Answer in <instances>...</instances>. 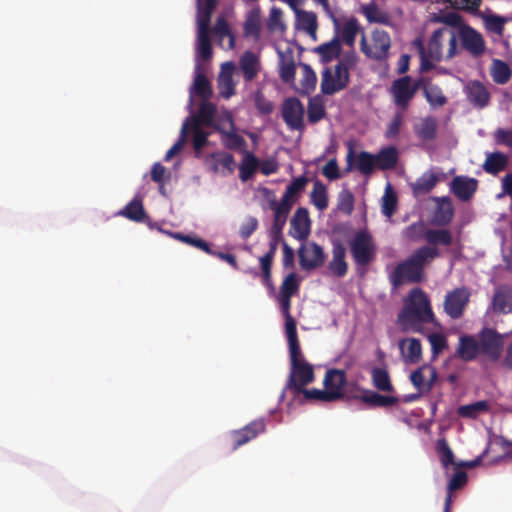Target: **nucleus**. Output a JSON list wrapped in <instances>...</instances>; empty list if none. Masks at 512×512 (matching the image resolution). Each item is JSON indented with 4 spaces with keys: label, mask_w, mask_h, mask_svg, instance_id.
Here are the masks:
<instances>
[{
    "label": "nucleus",
    "mask_w": 512,
    "mask_h": 512,
    "mask_svg": "<svg viewBox=\"0 0 512 512\" xmlns=\"http://www.w3.org/2000/svg\"><path fill=\"white\" fill-rule=\"evenodd\" d=\"M435 321L430 300L420 288H413L409 298L397 316V322L404 332L422 333L423 325Z\"/></svg>",
    "instance_id": "obj_1"
},
{
    "label": "nucleus",
    "mask_w": 512,
    "mask_h": 512,
    "mask_svg": "<svg viewBox=\"0 0 512 512\" xmlns=\"http://www.w3.org/2000/svg\"><path fill=\"white\" fill-rule=\"evenodd\" d=\"M438 256L439 251L435 247L422 246L416 249L389 274L390 284L397 288L404 282L420 283L424 277L425 265Z\"/></svg>",
    "instance_id": "obj_2"
},
{
    "label": "nucleus",
    "mask_w": 512,
    "mask_h": 512,
    "mask_svg": "<svg viewBox=\"0 0 512 512\" xmlns=\"http://www.w3.org/2000/svg\"><path fill=\"white\" fill-rule=\"evenodd\" d=\"M197 2V40L195 51V65L209 61L212 57L210 40L211 16L217 6V0H196Z\"/></svg>",
    "instance_id": "obj_3"
},
{
    "label": "nucleus",
    "mask_w": 512,
    "mask_h": 512,
    "mask_svg": "<svg viewBox=\"0 0 512 512\" xmlns=\"http://www.w3.org/2000/svg\"><path fill=\"white\" fill-rule=\"evenodd\" d=\"M291 371L285 385L293 393V400H297L302 388L314 380V371L311 364L302 358L301 350L290 352Z\"/></svg>",
    "instance_id": "obj_4"
},
{
    "label": "nucleus",
    "mask_w": 512,
    "mask_h": 512,
    "mask_svg": "<svg viewBox=\"0 0 512 512\" xmlns=\"http://www.w3.org/2000/svg\"><path fill=\"white\" fill-rule=\"evenodd\" d=\"M232 114L227 108L222 107L218 109L209 100H202L199 104L198 111L194 112V106L192 112H189V116L185 118L183 123L187 122V130H189L190 123H199L201 126H206L217 130L218 126L226 124L224 119L225 114Z\"/></svg>",
    "instance_id": "obj_5"
},
{
    "label": "nucleus",
    "mask_w": 512,
    "mask_h": 512,
    "mask_svg": "<svg viewBox=\"0 0 512 512\" xmlns=\"http://www.w3.org/2000/svg\"><path fill=\"white\" fill-rule=\"evenodd\" d=\"M352 257L357 265H368L375 256V244L367 230H359L350 241Z\"/></svg>",
    "instance_id": "obj_6"
},
{
    "label": "nucleus",
    "mask_w": 512,
    "mask_h": 512,
    "mask_svg": "<svg viewBox=\"0 0 512 512\" xmlns=\"http://www.w3.org/2000/svg\"><path fill=\"white\" fill-rule=\"evenodd\" d=\"M298 248L299 265L305 271H311L319 268L325 263L326 254L321 245L315 241H300Z\"/></svg>",
    "instance_id": "obj_7"
},
{
    "label": "nucleus",
    "mask_w": 512,
    "mask_h": 512,
    "mask_svg": "<svg viewBox=\"0 0 512 512\" xmlns=\"http://www.w3.org/2000/svg\"><path fill=\"white\" fill-rule=\"evenodd\" d=\"M282 118L289 129L296 131L304 130L305 109L297 97H288L282 103Z\"/></svg>",
    "instance_id": "obj_8"
},
{
    "label": "nucleus",
    "mask_w": 512,
    "mask_h": 512,
    "mask_svg": "<svg viewBox=\"0 0 512 512\" xmlns=\"http://www.w3.org/2000/svg\"><path fill=\"white\" fill-rule=\"evenodd\" d=\"M420 86V81L412 84L410 76H403L393 81L390 92L395 105L405 109Z\"/></svg>",
    "instance_id": "obj_9"
},
{
    "label": "nucleus",
    "mask_w": 512,
    "mask_h": 512,
    "mask_svg": "<svg viewBox=\"0 0 512 512\" xmlns=\"http://www.w3.org/2000/svg\"><path fill=\"white\" fill-rule=\"evenodd\" d=\"M226 124L217 127L220 134L221 144L229 150H244L247 143L246 140L237 133V127L232 114H225Z\"/></svg>",
    "instance_id": "obj_10"
},
{
    "label": "nucleus",
    "mask_w": 512,
    "mask_h": 512,
    "mask_svg": "<svg viewBox=\"0 0 512 512\" xmlns=\"http://www.w3.org/2000/svg\"><path fill=\"white\" fill-rule=\"evenodd\" d=\"M265 430L266 423L264 418L253 420L241 429L232 430L228 436L232 441L233 450H237L239 447L255 439L259 434L264 433Z\"/></svg>",
    "instance_id": "obj_11"
},
{
    "label": "nucleus",
    "mask_w": 512,
    "mask_h": 512,
    "mask_svg": "<svg viewBox=\"0 0 512 512\" xmlns=\"http://www.w3.org/2000/svg\"><path fill=\"white\" fill-rule=\"evenodd\" d=\"M213 95V90L210 84L209 79L201 70L200 65H195L194 67V77L193 83L189 87V99L187 104V110L192 112V107L194 106V98L195 96L199 97L202 100H209Z\"/></svg>",
    "instance_id": "obj_12"
},
{
    "label": "nucleus",
    "mask_w": 512,
    "mask_h": 512,
    "mask_svg": "<svg viewBox=\"0 0 512 512\" xmlns=\"http://www.w3.org/2000/svg\"><path fill=\"white\" fill-rule=\"evenodd\" d=\"M463 49L469 52L473 57L481 56L486 49L485 41L480 32L469 25L461 26L458 30Z\"/></svg>",
    "instance_id": "obj_13"
},
{
    "label": "nucleus",
    "mask_w": 512,
    "mask_h": 512,
    "mask_svg": "<svg viewBox=\"0 0 512 512\" xmlns=\"http://www.w3.org/2000/svg\"><path fill=\"white\" fill-rule=\"evenodd\" d=\"M480 354L497 360L501 355L503 346L502 336L491 328H483L479 332Z\"/></svg>",
    "instance_id": "obj_14"
},
{
    "label": "nucleus",
    "mask_w": 512,
    "mask_h": 512,
    "mask_svg": "<svg viewBox=\"0 0 512 512\" xmlns=\"http://www.w3.org/2000/svg\"><path fill=\"white\" fill-rule=\"evenodd\" d=\"M470 293L466 288H456L448 292L444 300V311L452 319H459L469 302Z\"/></svg>",
    "instance_id": "obj_15"
},
{
    "label": "nucleus",
    "mask_w": 512,
    "mask_h": 512,
    "mask_svg": "<svg viewBox=\"0 0 512 512\" xmlns=\"http://www.w3.org/2000/svg\"><path fill=\"white\" fill-rule=\"evenodd\" d=\"M311 231L309 212L305 207H299L290 220L289 235L298 241H305Z\"/></svg>",
    "instance_id": "obj_16"
},
{
    "label": "nucleus",
    "mask_w": 512,
    "mask_h": 512,
    "mask_svg": "<svg viewBox=\"0 0 512 512\" xmlns=\"http://www.w3.org/2000/svg\"><path fill=\"white\" fill-rule=\"evenodd\" d=\"M478 187V181L468 176H456L450 183L451 192L460 200H470Z\"/></svg>",
    "instance_id": "obj_17"
},
{
    "label": "nucleus",
    "mask_w": 512,
    "mask_h": 512,
    "mask_svg": "<svg viewBox=\"0 0 512 512\" xmlns=\"http://www.w3.org/2000/svg\"><path fill=\"white\" fill-rule=\"evenodd\" d=\"M323 384L329 392H333L334 400L343 398V389L347 384L346 372L341 369L327 370Z\"/></svg>",
    "instance_id": "obj_18"
},
{
    "label": "nucleus",
    "mask_w": 512,
    "mask_h": 512,
    "mask_svg": "<svg viewBox=\"0 0 512 512\" xmlns=\"http://www.w3.org/2000/svg\"><path fill=\"white\" fill-rule=\"evenodd\" d=\"M479 354V343L474 338V336L469 334H462L459 337L458 346L455 351V357L461 359L464 362H470L475 360Z\"/></svg>",
    "instance_id": "obj_19"
},
{
    "label": "nucleus",
    "mask_w": 512,
    "mask_h": 512,
    "mask_svg": "<svg viewBox=\"0 0 512 512\" xmlns=\"http://www.w3.org/2000/svg\"><path fill=\"white\" fill-rule=\"evenodd\" d=\"M465 93L469 102L476 108H485L490 101V93L483 83L474 80L465 86Z\"/></svg>",
    "instance_id": "obj_20"
},
{
    "label": "nucleus",
    "mask_w": 512,
    "mask_h": 512,
    "mask_svg": "<svg viewBox=\"0 0 512 512\" xmlns=\"http://www.w3.org/2000/svg\"><path fill=\"white\" fill-rule=\"evenodd\" d=\"M512 288L509 286H498L492 297V310L496 313L507 314L512 312Z\"/></svg>",
    "instance_id": "obj_21"
},
{
    "label": "nucleus",
    "mask_w": 512,
    "mask_h": 512,
    "mask_svg": "<svg viewBox=\"0 0 512 512\" xmlns=\"http://www.w3.org/2000/svg\"><path fill=\"white\" fill-rule=\"evenodd\" d=\"M346 249L344 245L336 241L333 243L332 260L328 264V269L336 277L342 278L346 275L348 270L347 262L345 261Z\"/></svg>",
    "instance_id": "obj_22"
},
{
    "label": "nucleus",
    "mask_w": 512,
    "mask_h": 512,
    "mask_svg": "<svg viewBox=\"0 0 512 512\" xmlns=\"http://www.w3.org/2000/svg\"><path fill=\"white\" fill-rule=\"evenodd\" d=\"M279 57V76L284 83H292L295 80L296 64L290 49L287 52L277 50Z\"/></svg>",
    "instance_id": "obj_23"
},
{
    "label": "nucleus",
    "mask_w": 512,
    "mask_h": 512,
    "mask_svg": "<svg viewBox=\"0 0 512 512\" xmlns=\"http://www.w3.org/2000/svg\"><path fill=\"white\" fill-rule=\"evenodd\" d=\"M438 121L436 117L428 115L414 125L416 136L424 142L433 141L437 137Z\"/></svg>",
    "instance_id": "obj_24"
},
{
    "label": "nucleus",
    "mask_w": 512,
    "mask_h": 512,
    "mask_svg": "<svg viewBox=\"0 0 512 512\" xmlns=\"http://www.w3.org/2000/svg\"><path fill=\"white\" fill-rule=\"evenodd\" d=\"M373 59L381 61L387 58L391 46L389 34L385 30L375 29L372 33Z\"/></svg>",
    "instance_id": "obj_25"
},
{
    "label": "nucleus",
    "mask_w": 512,
    "mask_h": 512,
    "mask_svg": "<svg viewBox=\"0 0 512 512\" xmlns=\"http://www.w3.org/2000/svg\"><path fill=\"white\" fill-rule=\"evenodd\" d=\"M116 215L123 216L134 222H146L148 216L144 210L141 198L136 195L125 207L119 210Z\"/></svg>",
    "instance_id": "obj_26"
},
{
    "label": "nucleus",
    "mask_w": 512,
    "mask_h": 512,
    "mask_svg": "<svg viewBox=\"0 0 512 512\" xmlns=\"http://www.w3.org/2000/svg\"><path fill=\"white\" fill-rule=\"evenodd\" d=\"M486 159L482 165L485 172L491 175H497L503 171L509 162L508 156L501 151L486 152Z\"/></svg>",
    "instance_id": "obj_27"
},
{
    "label": "nucleus",
    "mask_w": 512,
    "mask_h": 512,
    "mask_svg": "<svg viewBox=\"0 0 512 512\" xmlns=\"http://www.w3.org/2000/svg\"><path fill=\"white\" fill-rule=\"evenodd\" d=\"M439 178L432 170L424 172L415 182L410 183L413 195L418 197L429 193L438 183Z\"/></svg>",
    "instance_id": "obj_28"
},
{
    "label": "nucleus",
    "mask_w": 512,
    "mask_h": 512,
    "mask_svg": "<svg viewBox=\"0 0 512 512\" xmlns=\"http://www.w3.org/2000/svg\"><path fill=\"white\" fill-rule=\"evenodd\" d=\"M239 65L243 72L245 81H252L259 69L260 61L258 56L252 51H245L239 59Z\"/></svg>",
    "instance_id": "obj_29"
},
{
    "label": "nucleus",
    "mask_w": 512,
    "mask_h": 512,
    "mask_svg": "<svg viewBox=\"0 0 512 512\" xmlns=\"http://www.w3.org/2000/svg\"><path fill=\"white\" fill-rule=\"evenodd\" d=\"M313 51L320 55L322 63L331 62L341 54L342 47L340 39L338 36H335L330 41L315 47Z\"/></svg>",
    "instance_id": "obj_30"
},
{
    "label": "nucleus",
    "mask_w": 512,
    "mask_h": 512,
    "mask_svg": "<svg viewBox=\"0 0 512 512\" xmlns=\"http://www.w3.org/2000/svg\"><path fill=\"white\" fill-rule=\"evenodd\" d=\"M437 207L434 214L435 222L439 225H447L454 216V209L449 197H435Z\"/></svg>",
    "instance_id": "obj_31"
},
{
    "label": "nucleus",
    "mask_w": 512,
    "mask_h": 512,
    "mask_svg": "<svg viewBox=\"0 0 512 512\" xmlns=\"http://www.w3.org/2000/svg\"><path fill=\"white\" fill-rule=\"evenodd\" d=\"M360 400L373 407H389L399 402V398L396 396L382 395L373 390H365L360 396Z\"/></svg>",
    "instance_id": "obj_32"
},
{
    "label": "nucleus",
    "mask_w": 512,
    "mask_h": 512,
    "mask_svg": "<svg viewBox=\"0 0 512 512\" xmlns=\"http://www.w3.org/2000/svg\"><path fill=\"white\" fill-rule=\"evenodd\" d=\"M188 132L191 133V144L198 156L203 148L209 143L210 133L207 132L199 123H190Z\"/></svg>",
    "instance_id": "obj_33"
},
{
    "label": "nucleus",
    "mask_w": 512,
    "mask_h": 512,
    "mask_svg": "<svg viewBox=\"0 0 512 512\" xmlns=\"http://www.w3.org/2000/svg\"><path fill=\"white\" fill-rule=\"evenodd\" d=\"M297 24L296 27L298 29L304 30L307 34H309L313 40H316V31H317V16L314 12L311 11H297Z\"/></svg>",
    "instance_id": "obj_34"
},
{
    "label": "nucleus",
    "mask_w": 512,
    "mask_h": 512,
    "mask_svg": "<svg viewBox=\"0 0 512 512\" xmlns=\"http://www.w3.org/2000/svg\"><path fill=\"white\" fill-rule=\"evenodd\" d=\"M259 166L258 158L250 151H244V156L239 165V178L242 182L250 180Z\"/></svg>",
    "instance_id": "obj_35"
},
{
    "label": "nucleus",
    "mask_w": 512,
    "mask_h": 512,
    "mask_svg": "<svg viewBox=\"0 0 512 512\" xmlns=\"http://www.w3.org/2000/svg\"><path fill=\"white\" fill-rule=\"evenodd\" d=\"M423 94L431 108L442 107L447 103V97L440 87L431 83L423 84Z\"/></svg>",
    "instance_id": "obj_36"
},
{
    "label": "nucleus",
    "mask_w": 512,
    "mask_h": 512,
    "mask_svg": "<svg viewBox=\"0 0 512 512\" xmlns=\"http://www.w3.org/2000/svg\"><path fill=\"white\" fill-rule=\"evenodd\" d=\"M377 167L383 170L392 169L398 162V151L394 146L381 149L375 155Z\"/></svg>",
    "instance_id": "obj_37"
},
{
    "label": "nucleus",
    "mask_w": 512,
    "mask_h": 512,
    "mask_svg": "<svg viewBox=\"0 0 512 512\" xmlns=\"http://www.w3.org/2000/svg\"><path fill=\"white\" fill-rule=\"evenodd\" d=\"M371 377L373 385L376 389L383 392H392L394 387L388 371L385 368L374 367L371 370Z\"/></svg>",
    "instance_id": "obj_38"
},
{
    "label": "nucleus",
    "mask_w": 512,
    "mask_h": 512,
    "mask_svg": "<svg viewBox=\"0 0 512 512\" xmlns=\"http://www.w3.org/2000/svg\"><path fill=\"white\" fill-rule=\"evenodd\" d=\"M467 482V473L461 469H458L453 474L452 478L448 482V495L445 499L444 511L450 512V506L452 503L451 492L462 488Z\"/></svg>",
    "instance_id": "obj_39"
},
{
    "label": "nucleus",
    "mask_w": 512,
    "mask_h": 512,
    "mask_svg": "<svg viewBox=\"0 0 512 512\" xmlns=\"http://www.w3.org/2000/svg\"><path fill=\"white\" fill-rule=\"evenodd\" d=\"M491 75L493 81L497 84H506L512 75L509 65L500 59H493L491 66Z\"/></svg>",
    "instance_id": "obj_40"
},
{
    "label": "nucleus",
    "mask_w": 512,
    "mask_h": 512,
    "mask_svg": "<svg viewBox=\"0 0 512 512\" xmlns=\"http://www.w3.org/2000/svg\"><path fill=\"white\" fill-rule=\"evenodd\" d=\"M489 405L486 400H480L457 408V414L463 418L475 419L479 414L488 411Z\"/></svg>",
    "instance_id": "obj_41"
},
{
    "label": "nucleus",
    "mask_w": 512,
    "mask_h": 512,
    "mask_svg": "<svg viewBox=\"0 0 512 512\" xmlns=\"http://www.w3.org/2000/svg\"><path fill=\"white\" fill-rule=\"evenodd\" d=\"M311 203L319 210L323 211L328 206V196H327V188L320 181H314V187L310 194Z\"/></svg>",
    "instance_id": "obj_42"
},
{
    "label": "nucleus",
    "mask_w": 512,
    "mask_h": 512,
    "mask_svg": "<svg viewBox=\"0 0 512 512\" xmlns=\"http://www.w3.org/2000/svg\"><path fill=\"white\" fill-rule=\"evenodd\" d=\"M300 66L303 70L300 93L302 95H310L316 88L317 75L309 64L300 63Z\"/></svg>",
    "instance_id": "obj_43"
},
{
    "label": "nucleus",
    "mask_w": 512,
    "mask_h": 512,
    "mask_svg": "<svg viewBox=\"0 0 512 512\" xmlns=\"http://www.w3.org/2000/svg\"><path fill=\"white\" fill-rule=\"evenodd\" d=\"M293 200L287 194L283 193L279 202L275 199L269 201V207L274 212L273 217H280L287 220L290 210L293 206Z\"/></svg>",
    "instance_id": "obj_44"
},
{
    "label": "nucleus",
    "mask_w": 512,
    "mask_h": 512,
    "mask_svg": "<svg viewBox=\"0 0 512 512\" xmlns=\"http://www.w3.org/2000/svg\"><path fill=\"white\" fill-rule=\"evenodd\" d=\"M260 11L258 8L251 10L244 22V33L246 36H252L255 39L260 37Z\"/></svg>",
    "instance_id": "obj_45"
},
{
    "label": "nucleus",
    "mask_w": 512,
    "mask_h": 512,
    "mask_svg": "<svg viewBox=\"0 0 512 512\" xmlns=\"http://www.w3.org/2000/svg\"><path fill=\"white\" fill-rule=\"evenodd\" d=\"M287 220L280 217H273L272 225L269 229V247L272 249H278V245L281 242L283 244V228Z\"/></svg>",
    "instance_id": "obj_46"
},
{
    "label": "nucleus",
    "mask_w": 512,
    "mask_h": 512,
    "mask_svg": "<svg viewBox=\"0 0 512 512\" xmlns=\"http://www.w3.org/2000/svg\"><path fill=\"white\" fill-rule=\"evenodd\" d=\"M285 333L289 345V353L301 350L297 336L296 321L291 315H286L285 317Z\"/></svg>",
    "instance_id": "obj_47"
},
{
    "label": "nucleus",
    "mask_w": 512,
    "mask_h": 512,
    "mask_svg": "<svg viewBox=\"0 0 512 512\" xmlns=\"http://www.w3.org/2000/svg\"><path fill=\"white\" fill-rule=\"evenodd\" d=\"M341 90H343V88L335 80L331 69L326 67L322 72L321 92L324 95L331 96Z\"/></svg>",
    "instance_id": "obj_48"
},
{
    "label": "nucleus",
    "mask_w": 512,
    "mask_h": 512,
    "mask_svg": "<svg viewBox=\"0 0 512 512\" xmlns=\"http://www.w3.org/2000/svg\"><path fill=\"white\" fill-rule=\"evenodd\" d=\"M426 241L431 245L442 244L449 246L452 244V234L447 229H428L426 232Z\"/></svg>",
    "instance_id": "obj_49"
},
{
    "label": "nucleus",
    "mask_w": 512,
    "mask_h": 512,
    "mask_svg": "<svg viewBox=\"0 0 512 512\" xmlns=\"http://www.w3.org/2000/svg\"><path fill=\"white\" fill-rule=\"evenodd\" d=\"M326 112L319 95L310 98L307 107V115L310 123H317L324 118Z\"/></svg>",
    "instance_id": "obj_50"
},
{
    "label": "nucleus",
    "mask_w": 512,
    "mask_h": 512,
    "mask_svg": "<svg viewBox=\"0 0 512 512\" xmlns=\"http://www.w3.org/2000/svg\"><path fill=\"white\" fill-rule=\"evenodd\" d=\"M356 166L362 174H371L377 166L375 155L366 151H361L357 157Z\"/></svg>",
    "instance_id": "obj_51"
},
{
    "label": "nucleus",
    "mask_w": 512,
    "mask_h": 512,
    "mask_svg": "<svg viewBox=\"0 0 512 512\" xmlns=\"http://www.w3.org/2000/svg\"><path fill=\"white\" fill-rule=\"evenodd\" d=\"M436 451L439 454V459L444 468L454 464V453L449 447L446 439L441 438L436 442Z\"/></svg>",
    "instance_id": "obj_52"
},
{
    "label": "nucleus",
    "mask_w": 512,
    "mask_h": 512,
    "mask_svg": "<svg viewBox=\"0 0 512 512\" xmlns=\"http://www.w3.org/2000/svg\"><path fill=\"white\" fill-rule=\"evenodd\" d=\"M305 400H318V401H324V402H332L334 400V394L333 392H329L326 388L324 390L312 388V389H306L305 387L302 388L301 393Z\"/></svg>",
    "instance_id": "obj_53"
},
{
    "label": "nucleus",
    "mask_w": 512,
    "mask_h": 512,
    "mask_svg": "<svg viewBox=\"0 0 512 512\" xmlns=\"http://www.w3.org/2000/svg\"><path fill=\"white\" fill-rule=\"evenodd\" d=\"M428 228L423 221L412 223L403 231V236L411 241H417L422 238L426 239V232Z\"/></svg>",
    "instance_id": "obj_54"
},
{
    "label": "nucleus",
    "mask_w": 512,
    "mask_h": 512,
    "mask_svg": "<svg viewBox=\"0 0 512 512\" xmlns=\"http://www.w3.org/2000/svg\"><path fill=\"white\" fill-rule=\"evenodd\" d=\"M359 31V24L355 17H351L343 26L342 39L348 46H353L356 35Z\"/></svg>",
    "instance_id": "obj_55"
},
{
    "label": "nucleus",
    "mask_w": 512,
    "mask_h": 512,
    "mask_svg": "<svg viewBox=\"0 0 512 512\" xmlns=\"http://www.w3.org/2000/svg\"><path fill=\"white\" fill-rule=\"evenodd\" d=\"M397 207V196L391 190L390 184L387 185L384 196L382 197V213L386 217H391Z\"/></svg>",
    "instance_id": "obj_56"
},
{
    "label": "nucleus",
    "mask_w": 512,
    "mask_h": 512,
    "mask_svg": "<svg viewBox=\"0 0 512 512\" xmlns=\"http://www.w3.org/2000/svg\"><path fill=\"white\" fill-rule=\"evenodd\" d=\"M211 158L216 160L214 165V171H217V165H221L228 173H232L235 169L236 162L235 158L231 153L228 152H215L211 154Z\"/></svg>",
    "instance_id": "obj_57"
},
{
    "label": "nucleus",
    "mask_w": 512,
    "mask_h": 512,
    "mask_svg": "<svg viewBox=\"0 0 512 512\" xmlns=\"http://www.w3.org/2000/svg\"><path fill=\"white\" fill-rule=\"evenodd\" d=\"M188 137V130H187V122L182 123V127L180 130L179 137L177 141L174 143V145L166 152L164 156V161L168 162L170 161L174 155H176L178 152L181 151V149L184 147V145L187 142Z\"/></svg>",
    "instance_id": "obj_58"
},
{
    "label": "nucleus",
    "mask_w": 512,
    "mask_h": 512,
    "mask_svg": "<svg viewBox=\"0 0 512 512\" xmlns=\"http://www.w3.org/2000/svg\"><path fill=\"white\" fill-rule=\"evenodd\" d=\"M218 88L220 95L225 99H229L235 91L232 76L221 72L218 78Z\"/></svg>",
    "instance_id": "obj_59"
},
{
    "label": "nucleus",
    "mask_w": 512,
    "mask_h": 512,
    "mask_svg": "<svg viewBox=\"0 0 512 512\" xmlns=\"http://www.w3.org/2000/svg\"><path fill=\"white\" fill-rule=\"evenodd\" d=\"M434 22L442 23L453 28L461 29V26L466 25L463 23L462 16L456 12H447L443 15H438L433 18Z\"/></svg>",
    "instance_id": "obj_60"
},
{
    "label": "nucleus",
    "mask_w": 512,
    "mask_h": 512,
    "mask_svg": "<svg viewBox=\"0 0 512 512\" xmlns=\"http://www.w3.org/2000/svg\"><path fill=\"white\" fill-rule=\"evenodd\" d=\"M308 183V178L304 175L294 178L286 187L285 194L290 198L297 197L301 194Z\"/></svg>",
    "instance_id": "obj_61"
},
{
    "label": "nucleus",
    "mask_w": 512,
    "mask_h": 512,
    "mask_svg": "<svg viewBox=\"0 0 512 512\" xmlns=\"http://www.w3.org/2000/svg\"><path fill=\"white\" fill-rule=\"evenodd\" d=\"M337 208L346 215H350L353 212L354 197L350 191L343 190L339 193Z\"/></svg>",
    "instance_id": "obj_62"
},
{
    "label": "nucleus",
    "mask_w": 512,
    "mask_h": 512,
    "mask_svg": "<svg viewBox=\"0 0 512 512\" xmlns=\"http://www.w3.org/2000/svg\"><path fill=\"white\" fill-rule=\"evenodd\" d=\"M361 10L370 23L385 24L388 22L387 16L381 14L375 4L364 5Z\"/></svg>",
    "instance_id": "obj_63"
},
{
    "label": "nucleus",
    "mask_w": 512,
    "mask_h": 512,
    "mask_svg": "<svg viewBox=\"0 0 512 512\" xmlns=\"http://www.w3.org/2000/svg\"><path fill=\"white\" fill-rule=\"evenodd\" d=\"M299 289V280L297 278L296 273L292 272L289 273L285 279L283 280V283L281 285L280 294L285 295L289 294V296L292 297L294 293H296Z\"/></svg>",
    "instance_id": "obj_64"
}]
</instances>
